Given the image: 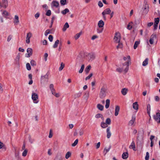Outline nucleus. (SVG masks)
Masks as SVG:
<instances>
[{"mask_svg": "<svg viewBox=\"0 0 160 160\" xmlns=\"http://www.w3.org/2000/svg\"><path fill=\"white\" fill-rule=\"evenodd\" d=\"M48 38L50 42H52V41L53 37L52 35H49Z\"/></svg>", "mask_w": 160, "mask_h": 160, "instance_id": "obj_61", "label": "nucleus"}, {"mask_svg": "<svg viewBox=\"0 0 160 160\" xmlns=\"http://www.w3.org/2000/svg\"><path fill=\"white\" fill-rule=\"evenodd\" d=\"M1 12H2V15L5 18H7L8 16L9 15V13L6 10H1Z\"/></svg>", "mask_w": 160, "mask_h": 160, "instance_id": "obj_11", "label": "nucleus"}, {"mask_svg": "<svg viewBox=\"0 0 160 160\" xmlns=\"http://www.w3.org/2000/svg\"><path fill=\"white\" fill-rule=\"evenodd\" d=\"M46 15L47 16H50L51 14V12L50 10H48L46 14Z\"/></svg>", "mask_w": 160, "mask_h": 160, "instance_id": "obj_56", "label": "nucleus"}, {"mask_svg": "<svg viewBox=\"0 0 160 160\" xmlns=\"http://www.w3.org/2000/svg\"><path fill=\"white\" fill-rule=\"evenodd\" d=\"M69 11V9L68 8H65L64 10L62 11L61 13L63 15L66 14Z\"/></svg>", "mask_w": 160, "mask_h": 160, "instance_id": "obj_35", "label": "nucleus"}, {"mask_svg": "<svg viewBox=\"0 0 160 160\" xmlns=\"http://www.w3.org/2000/svg\"><path fill=\"white\" fill-rule=\"evenodd\" d=\"M110 149V147L109 148H105L104 149V150L103 151V153L104 155H105L106 153L108 152Z\"/></svg>", "mask_w": 160, "mask_h": 160, "instance_id": "obj_47", "label": "nucleus"}, {"mask_svg": "<svg viewBox=\"0 0 160 160\" xmlns=\"http://www.w3.org/2000/svg\"><path fill=\"white\" fill-rule=\"evenodd\" d=\"M82 32L81 31L78 33L76 34L74 36V38L75 39L77 40L78 39L80 36V35L82 34Z\"/></svg>", "mask_w": 160, "mask_h": 160, "instance_id": "obj_30", "label": "nucleus"}, {"mask_svg": "<svg viewBox=\"0 0 160 160\" xmlns=\"http://www.w3.org/2000/svg\"><path fill=\"white\" fill-rule=\"evenodd\" d=\"M28 152V150L27 149H25L22 153V156L23 157H25Z\"/></svg>", "mask_w": 160, "mask_h": 160, "instance_id": "obj_49", "label": "nucleus"}, {"mask_svg": "<svg viewBox=\"0 0 160 160\" xmlns=\"http://www.w3.org/2000/svg\"><path fill=\"white\" fill-rule=\"evenodd\" d=\"M111 12V10L109 8L106 9L102 13V14L103 16V18L104 20H106V18L105 16V14H109Z\"/></svg>", "mask_w": 160, "mask_h": 160, "instance_id": "obj_8", "label": "nucleus"}, {"mask_svg": "<svg viewBox=\"0 0 160 160\" xmlns=\"http://www.w3.org/2000/svg\"><path fill=\"white\" fill-rule=\"evenodd\" d=\"M59 5L58 2L56 1H53L51 3V7L52 8L55 7L57 8L58 7Z\"/></svg>", "mask_w": 160, "mask_h": 160, "instance_id": "obj_13", "label": "nucleus"}, {"mask_svg": "<svg viewBox=\"0 0 160 160\" xmlns=\"http://www.w3.org/2000/svg\"><path fill=\"white\" fill-rule=\"evenodd\" d=\"M71 155V153L70 152H67L65 155V158L66 159H68Z\"/></svg>", "mask_w": 160, "mask_h": 160, "instance_id": "obj_32", "label": "nucleus"}, {"mask_svg": "<svg viewBox=\"0 0 160 160\" xmlns=\"http://www.w3.org/2000/svg\"><path fill=\"white\" fill-rule=\"evenodd\" d=\"M149 156V153L148 152H147L146 153V155L145 157V160H148Z\"/></svg>", "mask_w": 160, "mask_h": 160, "instance_id": "obj_55", "label": "nucleus"}, {"mask_svg": "<svg viewBox=\"0 0 160 160\" xmlns=\"http://www.w3.org/2000/svg\"><path fill=\"white\" fill-rule=\"evenodd\" d=\"M121 36L119 32L115 33L114 38V42L116 43L119 42L121 39Z\"/></svg>", "mask_w": 160, "mask_h": 160, "instance_id": "obj_4", "label": "nucleus"}, {"mask_svg": "<svg viewBox=\"0 0 160 160\" xmlns=\"http://www.w3.org/2000/svg\"><path fill=\"white\" fill-rule=\"evenodd\" d=\"M52 93L53 95L55 96L57 98H58L60 96V93H56L55 91L52 92Z\"/></svg>", "mask_w": 160, "mask_h": 160, "instance_id": "obj_34", "label": "nucleus"}, {"mask_svg": "<svg viewBox=\"0 0 160 160\" xmlns=\"http://www.w3.org/2000/svg\"><path fill=\"white\" fill-rule=\"evenodd\" d=\"M143 12L145 14H147L148 13V11H149V6L147 4H145L143 5Z\"/></svg>", "mask_w": 160, "mask_h": 160, "instance_id": "obj_14", "label": "nucleus"}, {"mask_svg": "<svg viewBox=\"0 0 160 160\" xmlns=\"http://www.w3.org/2000/svg\"><path fill=\"white\" fill-rule=\"evenodd\" d=\"M107 86L106 84H103L101 89V98H104L107 93Z\"/></svg>", "mask_w": 160, "mask_h": 160, "instance_id": "obj_2", "label": "nucleus"}, {"mask_svg": "<svg viewBox=\"0 0 160 160\" xmlns=\"http://www.w3.org/2000/svg\"><path fill=\"white\" fill-rule=\"evenodd\" d=\"M105 123L107 124V125H109L111 123V120L110 118H108L107 119Z\"/></svg>", "mask_w": 160, "mask_h": 160, "instance_id": "obj_41", "label": "nucleus"}, {"mask_svg": "<svg viewBox=\"0 0 160 160\" xmlns=\"http://www.w3.org/2000/svg\"><path fill=\"white\" fill-rule=\"evenodd\" d=\"M20 58V53H18L15 59V62L16 64H19V60Z\"/></svg>", "mask_w": 160, "mask_h": 160, "instance_id": "obj_20", "label": "nucleus"}, {"mask_svg": "<svg viewBox=\"0 0 160 160\" xmlns=\"http://www.w3.org/2000/svg\"><path fill=\"white\" fill-rule=\"evenodd\" d=\"M32 34L31 32L27 33L26 35V42L27 43L29 44L30 42V38L32 37Z\"/></svg>", "mask_w": 160, "mask_h": 160, "instance_id": "obj_6", "label": "nucleus"}, {"mask_svg": "<svg viewBox=\"0 0 160 160\" xmlns=\"http://www.w3.org/2000/svg\"><path fill=\"white\" fill-rule=\"evenodd\" d=\"M129 148L130 149H132L133 150L135 151V143L134 141L132 142L131 144L129 146Z\"/></svg>", "mask_w": 160, "mask_h": 160, "instance_id": "obj_21", "label": "nucleus"}, {"mask_svg": "<svg viewBox=\"0 0 160 160\" xmlns=\"http://www.w3.org/2000/svg\"><path fill=\"white\" fill-rule=\"evenodd\" d=\"M84 133V130L82 129H80L79 132V133L80 135V136H82V135Z\"/></svg>", "mask_w": 160, "mask_h": 160, "instance_id": "obj_48", "label": "nucleus"}, {"mask_svg": "<svg viewBox=\"0 0 160 160\" xmlns=\"http://www.w3.org/2000/svg\"><path fill=\"white\" fill-rule=\"evenodd\" d=\"M59 43V40H57L55 42L53 46V48H56L57 47L58 44Z\"/></svg>", "mask_w": 160, "mask_h": 160, "instance_id": "obj_29", "label": "nucleus"}, {"mask_svg": "<svg viewBox=\"0 0 160 160\" xmlns=\"http://www.w3.org/2000/svg\"><path fill=\"white\" fill-rule=\"evenodd\" d=\"M154 119L158 122L160 123V113L157 112L156 115L154 116Z\"/></svg>", "mask_w": 160, "mask_h": 160, "instance_id": "obj_10", "label": "nucleus"}, {"mask_svg": "<svg viewBox=\"0 0 160 160\" xmlns=\"http://www.w3.org/2000/svg\"><path fill=\"white\" fill-rule=\"evenodd\" d=\"M128 157V153L127 152H124L122 154V158L123 159H127Z\"/></svg>", "mask_w": 160, "mask_h": 160, "instance_id": "obj_22", "label": "nucleus"}, {"mask_svg": "<svg viewBox=\"0 0 160 160\" xmlns=\"http://www.w3.org/2000/svg\"><path fill=\"white\" fill-rule=\"evenodd\" d=\"M142 138L141 137L140 138H139V136L137 138V143H138L140 141L142 142Z\"/></svg>", "mask_w": 160, "mask_h": 160, "instance_id": "obj_54", "label": "nucleus"}, {"mask_svg": "<svg viewBox=\"0 0 160 160\" xmlns=\"http://www.w3.org/2000/svg\"><path fill=\"white\" fill-rule=\"evenodd\" d=\"M159 18H155L154 19V24H158L159 22Z\"/></svg>", "mask_w": 160, "mask_h": 160, "instance_id": "obj_51", "label": "nucleus"}, {"mask_svg": "<svg viewBox=\"0 0 160 160\" xmlns=\"http://www.w3.org/2000/svg\"><path fill=\"white\" fill-rule=\"evenodd\" d=\"M106 104L105 105V108L107 109L108 108L110 105V100L109 99H107L106 100Z\"/></svg>", "mask_w": 160, "mask_h": 160, "instance_id": "obj_28", "label": "nucleus"}, {"mask_svg": "<svg viewBox=\"0 0 160 160\" xmlns=\"http://www.w3.org/2000/svg\"><path fill=\"white\" fill-rule=\"evenodd\" d=\"M136 119L135 115H133L132 116V119L130 120L129 122V125L130 126H132L134 123Z\"/></svg>", "mask_w": 160, "mask_h": 160, "instance_id": "obj_17", "label": "nucleus"}, {"mask_svg": "<svg viewBox=\"0 0 160 160\" xmlns=\"http://www.w3.org/2000/svg\"><path fill=\"white\" fill-rule=\"evenodd\" d=\"M63 158L62 155L60 153L57 154L54 160H62Z\"/></svg>", "mask_w": 160, "mask_h": 160, "instance_id": "obj_19", "label": "nucleus"}, {"mask_svg": "<svg viewBox=\"0 0 160 160\" xmlns=\"http://www.w3.org/2000/svg\"><path fill=\"white\" fill-rule=\"evenodd\" d=\"M118 45L117 46L116 48L117 49L119 48H122L123 47V45L122 42H118Z\"/></svg>", "mask_w": 160, "mask_h": 160, "instance_id": "obj_33", "label": "nucleus"}, {"mask_svg": "<svg viewBox=\"0 0 160 160\" xmlns=\"http://www.w3.org/2000/svg\"><path fill=\"white\" fill-rule=\"evenodd\" d=\"M42 42L43 45H47L48 44L47 41L46 40H43L42 41Z\"/></svg>", "mask_w": 160, "mask_h": 160, "instance_id": "obj_62", "label": "nucleus"}, {"mask_svg": "<svg viewBox=\"0 0 160 160\" xmlns=\"http://www.w3.org/2000/svg\"><path fill=\"white\" fill-rule=\"evenodd\" d=\"M14 23L15 25H18L19 23V17L17 15L14 16Z\"/></svg>", "mask_w": 160, "mask_h": 160, "instance_id": "obj_18", "label": "nucleus"}, {"mask_svg": "<svg viewBox=\"0 0 160 160\" xmlns=\"http://www.w3.org/2000/svg\"><path fill=\"white\" fill-rule=\"evenodd\" d=\"M32 99L34 103L36 104L38 103L39 102V101L38 100V96L37 93L33 92L32 93Z\"/></svg>", "mask_w": 160, "mask_h": 160, "instance_id": "obj_5", "label": "nucleus"}, {"mask_svg": "<svg viewBox=\"0 0 160 160\" xmlns=\"http://www.w3.org/2000/svg\"><path fill=\"white\" fill-rule=\"evenodd\" d=\"M123 59L126 62H128V63L129 64V62H130V57L129 56H127L126 57H124L123 58Z\"/></svg>", "mask_w": 160, "mask_h": 160, "instance_id": "obj_25", "label": "nucleus"}, {"mask_svg": "<svg viewBox=\"0 0 160 160\" xmlns=\"http://www.w3.org/2000/svg\"><path fill=\"white\" fill-rule=\"evenodd\" d=\"M128 89L127 88H125L122 89L121 90V93L123 95H125L128 92Z\"/></svg>", "mask_w": 160, "mask_h": 160, "instance_id": "obj_24", "label": "nucleus"}, {"mask_svg": "<svg viewBox=\"0 0 160 160\" xmlns=\"http://www.w3.org/2000/svg\"><path fill=\"white\" fill-rule=\"evenodd\" d=\"M49 87L52 93L55 91V90L54 88V86L53 84H51L50 85Z\"/></svg>", "mask_w": 160, "mask_h": 160, "instance_id": "obj_40", "label": "nucleus"}, {"mask_svg": "<svg viewBox=\"0 0 160 160\" xmlns=\"http://www.w3.org/2000/svg\"><path fill=\"white\" fill-rule=\"evenodd\" d=\"M28 54L26 55V57L29 58L32 54V50L31 48H28L27 50Z\"/></svg>", "mask_w": 160, "mask_h": 160, "instance_id": "obj_12", "label": "nucleus"}, {"mask_svg": "<svg viewBox=\"0 0 160 160\" xmlns=\"http://www.w3.org/2000/svg\"><path fill=\"white\" fill-rule=\"evenodd\" d=\"M132 22L129 23L127 26V28L128 29L130 30L132 28Z\"/></svg>", "mask_w": 160, "mask_h": 160, "instance_id": "obj_42", "label": "nucleus"}, {"mask_svg": "<svg viewBox=\"0 0 160 160\" xmlns=\"http://www.w3.org/2000/svg\"><path fill=\"white\" fill-rule=\"evenodd\" d=\"M140 43V42L138 41H136L135 42L134 45V49H136Z\"/></svg>", "mask_w": 160, "mask_h": 160, "instance_id": "obj_38", "label": "nucleus"}, {"mask_svg": "<svg viewBox=\"0 0 160 160\" xmlns=\"http://www.w3.org/2000/svg\"><path fill=\"white\" fill-rule=\"evenodd\" d=\"M151 110V106L150 104H148L147 106V110L148 113L149 114L150 113Z\"/></svg>", "mask_w": 160, "mask_h": 160, "instance_id": "obj_39", "label": "nucleus"}, {"mask_svg": "<svg viewBox=\"0 0 160 160\" xmlns=\"http://www.w3.org/2000/svg\"><path fill=\"white\" fill-rule=\"evenodd\" d=\"M91 68V67L90 65H88L86 68L85 71L86 73H88Z\"/></svg>", "mask_w": 160, "mask_h": 160, "instance_id": "obj_36", "label": "nucleus"}, {"mask_svg": "<svg viewBox=\"0 0 160 160\" xmlns=\"http://www.w3.org/2000/svg\"><path fill=\"white\" fill-rule=\"evenodd\" d=\"M156 38V35L153 34L150 37L149 42L150 44H152L153 43L154 40Z\"/></svg>", "mask_w": 160, "mask_h": 160, "instance_id": "obj_9", "label": "nucleus"}, {"mask_svg": "<svg viewBox=\"0 0 160 160\" xmlns=\"http://www.w3.org/2000/svg\"><path fill=\"white\" fill-rule=\"evenodd\" d=\"M84 66L83 64L82 65L81 68L79 71V72L80 73H81L83 72V69H84Z\"/></svg>", "mask_w": 160, "mask_h": 160, "instance_id": "obj_43", "label": "nucleus"}, {"mask_svg": "<svg viewBox=\"0 0 160 160\" xmlns=\"http://www.w3.org/2000/svg\"><path fill=\"white\" fill-rule=\"evenodd\" d=\"M129 64L128 62H125L122 64V67L121 68H118L116 69V71L120 72H124L126 73L128 70Z\"/></svg>", "mask_w": 160, "mask_h": 160, "instance_id": "obj_1", "label": "nucleus"}, {"mask_svg": "<svg viewBox=\"0 0 160 160\" xmlns=\"http://www.w3.org/2000/svg\"><path fill=\"white\" fill-rule=\"evenodd\" d=\"M110 127H109L107 128L106 130V132L107 133V137L108 138H109L111 135V133L110 132Z\"/></svg>", "mask_w": 160, "mask_h": 160, "instance_id": "obj_16", "label": "nucleus"}, {"mask_svg": "<svg viewBox=\"0 0 160 160\" xmlns=\"http://www.w3.org/2000/svg\"><path fill=\"white\" fill-rule=\"evenodd\" d=\"M101 126L103 128H105L108 127V125L105 123H102L101 124Z\"/></svg>", "mask_w": 160, "mask_h": 160, "instance_id": "obj_57", "label": "nucleus"}, {"mask_svg": "<svg viewBox=\"0 0 160 160\" xmlns=\"http://www.w3.org/2000/svg\"><path fill=\"white\" fill-rule=\"evenodd\" d=\"M12 37V35H10L8 36L7 38V41L8 42H10V41L11 40Z\"/></svg>", "mask_w": 160, "mask_h": 160, "instance_id": "obj_52", "label": "nucleus"}, {"mask_svg": "<svg viewBox=\"0 0 160 160\" xmlns=\"http://www.w3.org/2000/svg\"><path fill=\"white\" fill-rule=\"evenodd\" d=\"M69 27V25L68 22H66L62 28V31L65 32L66 31L67 28Z\"/></svg>", "mask_w": 160, "mask_h": 160, "instance_id": "obj_26", "label": "nucleus"}, {"mask_svg": "<svg viewBox=\"0 0 160 160\" xmlns=\"http://www.w3.org/2000/svg\"><path fill=\"white\" fill-rule=\"evenodd\" d=\"M87 59L89 61L93 60L95 58L94 54L92 53H88L86 55Z\"/></svg>", "mask_w": 160, "mask_h": 160, "instance_id": "obj_7", "label": "nucleus"}, {"mask_svg": "<svg viewBox=\"0 0 160 160\" xmlns=\"http://www.w3.org/2000/svg\"><path fill=\"white\" fill-rule=\"evenodd\" d=\"M8 0H2V7L4 8H6L8 6Z\"/></svg>", "mask_w": 160, "mask_h": 160, "instance_id": "obj_15", "label": "nucleus"}, {"mask_svg": "<svg viewBox=\"0 0 160 160\" xmlns=\"http://www.w3.org/2000/svg\"><path fill=\"white\" fill-rule=\"evenodd\" d=\"M120 110V107L118 106H116L115 107V115L117 116Z\"/></svg>", "mask_w": 160, "mask_h": 160, "instance_id": "obj_23", "label": "nucleus"}, {"mask_svg": "<svg viewBox=\"0 0 160 160\" xmlns=\"http://www.w3.org/2000/svg\"><path fill=\"white\" fill-rule=\"evenodd\" d=\"M26 67L27 69L28 70H30L31 69V67L30 64L29 63H27L26 64Z\"/></svg>", "mask_w": 160, "mask_h": 160, "instance_id": "obj_44", "label": "nucleus"}, {"mask_svg": "<svg viewBox=\"0 0 160 160\" xmlns=\"http://www.w3.org/2000/svg\"><path fill=\"white\" fill-rule=\"evenodd\" d=\"M92 73H91L88 76H87L85 78V80H87L89 79L92 76Z\"/></svg>", "mask_w": 160, "mask_h": 160, "instance_id": "obj_58", "label": "nucleus"}, {"mask_svg": "<svg viewBox=\"0 0 160 160\" xmlns=\"http://www.w3.org/2000/svg\"><path fill=\"white\" fill-rule=\"evenodd\" d=\"M50 31L49 29L47 30L45 32V35L47 36L48 34L50 33Z\"/></svg>", "mask_w": 160, "mask_h": 160, "instance_id": "obj_59", "label": "nucleus"}, {"mask_svg": "<svg viewBox=\"0 0 160 160\" xmlns=\"http://www.w3.org/2000/svg\"><path fill=\"white\" fill-rule=\"evenodd\" d=\"M89 97V94L88 92V93H85V94L84 96V98L85 99H86V100H87Z\"/></svg>", "mask_w": 160, "mask_h": 160, "instance_id": "obj_46", "label": "nucleus"}, {"mask_svg": "<svg viewBox=\"0 0 160 160\" xmlns=\"http://www.w3.org/2000/svg\"><path fill=\"white\" fill-rule=\"evenodd\" d=\"M148 59L146 58L145 60L143 62L142 65L143 66H145L148 65Z\"/></svg>", "mask_w": 160, "mask_h": 160, "instance_id": "obj_31", "label": "nucleus"}, {"mask_svg": "<svg viewBox=\"0 0 160 160\" xmlns=\"http://www.w3.org/2000/svg\"><path fill=\"white\" fill-rule=\"evenodd\" d=\"M64 66H65L64 64L62 62L61 63L60 66L59 67V71H62V69L64 68Z\"/></svg>", "mask_w": 160, "mask_h": 160, "instance_id": "obj_37", "label": "nucleus"}, {"mask_svg": "<svg viewBox=\"0 0 160 160\" xmlns=\"http://www.w3.org/2000/svg\"><path fill=\"white\" fill-rule=\"evenodd\" d=\"M66 0H61L60 3L62 5H64L66 4Z\"/></svg>", "mask_w": 160, "mask_h": 160, "instance_id": "obj_53", "label": "nucleus"}, {"mask_svg": "<svg viewBox=\"0 0 160 160\" xmlns=\"http://www.w3.org/2000/svg\"><path fill=\"white\" fill-rule=\"evenodd\" d=\"M55 18H56V17L55 16H53L52 17V19H51V24L52 25L53 22H54V19H55Z\"/></svg>", "mask_w": 160, "mask_h": 160, "instance_id": "obj_63", "label": "nucleus"}, {"mask_svg": "<svg viewBox=\"0 0 160 160\" xmlns=\"http://www.w3.org/2000/svg\"><path fill=\"white\" fill-rule=\"evenodd\" d=\"M48 75L47 73L44 75L41 76L40 79V82L41 84H43L45 82H48Z\"/></svg>", "mask_w": 160, "mask_h": 160, "instance_id": "obj_3", "label": "nucleus"}, {"mask_svg": "<svg viewBox=\"0 0 160 160\" xmlns=\"http://www.w3.org/2000/svg\"><path fill=\"white\" fill-rule=\"evenodd\" d=\"M78 139H76L74 142L72 144V147H75L76 146L78 143Z\"/></svg>", "mask_w": 160, "mask_h": 160, "instance_id": "obj_45", "label": "nucleus"}, {"mask_svg": "<svg viewBox=\"0 0 160 160\" xmlns=\"http://www.w3.org/2000/svg\"><path fill=\"white\" fill-rule=\"evenodd\" d=\"M30 63L32 66H34L36 65V62L33 60H32L30 62Z\"/></svg>", "mask_w": 160, "mask_h": 160, "instance_id": "obj_50", "label": "nucleus"}, {"mask_svg": "<svg viewBox=\"0 0 160 160\" xmlns=\"http://www.w3.org/2000/svg\"><path fill=\"white\" fill-rule=\"evenodd\" d=\"M155 99L156 101L158 102L159 101L160 98L158 96H155Z\"/></svg>", "mask_w": 160, "mask_h": 160, "instance_id": "obj_64", "label": "nucleus"}, {"mask_svg": "<svg viewBox=\"0 0 160 160\" xmlns=\"http://www.w3.org/2000/svg\"><path fill=\"white\" fill-rule=\"evenodd\" d=\"M133 108L134 109L137 110L138 109V104L137 102L133 103L132 105Z\"/></svg>", "mask_w": 160, "mask_h": 160, "instance_id": "obj_27", "label": "nucleus"}, {"mask_svg": "<svg viewBox=\"0 0 160 160\" xmlns=\"http://www.w3.org/2000/svg\"><path fill=\"white\" fill-rule=\"evenodd\" d=\"M98 38V36L96 35H94L92 37L91 39L92 40H93L96 38Z\"/></svg>", "mask_w": 160, "mask_h": 160, "instance_id": "obj_60", "label": "nucleus"}]
</instances>
